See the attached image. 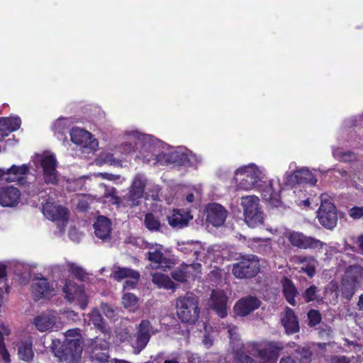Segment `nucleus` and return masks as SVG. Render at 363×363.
<instances>
[{
	"instance_id": "nucleus-27",
	"label": "nucleus",
	"mask_w": 363,
	"mask_h": 363,
	"mask_svg": "<svg viewBox=\"0 0 363 363\" xmlns=\"http://www.w3.org/2000/svg\"><path fill=\"white\" fill-rule=\"evenodd\" d=\"M170 157L173 162H177L182 165L189 164L190 166H196L201 161L200 157L191 151H186L185 152L175 151L171 153Z\"/></svg>"
},
{
	"instance_id": "nucleus-40",
	"label": "nucleus",
	"mask_w": 363,
	"mask_h": 363,
	"mask_svg": "<svg viewBox=\"0 0 363 363\" xmlns=\"http://www.w3.org/2000/svg\"><path fill=\"white\" fill-rule=\"evenodd\" d=\"M243 216L245 222L250 228L258 227L264 223V214L261 209L253 211L250 213L249 216L251 218L250 221L247 219V214H243Z\"/></svg>"
},
{
	"instance_id": "nucleus-49",
	"label": "nucleus",
	"mask_w": 363,
	"mask_h": 363,
	"mask_svg": "<svg viewBox=\"0 0 363 363\" xmlns=\"http://www.w3.org/2000/svg\"><path fill=\"white\" fill-rule=\"evenodd\" d=\"M237 363H258L244 351H238L235 354Z\"/></svg>"
},
{
	"instance_id": "nucleus-12",
	"label": "nucleus",
	"mask_w": 363,
	"mask_h": 363,
	"mask_svg": "<svg viewBox=\"0 0 363 363\" xmlns=\"http://www.w3.org/2000/svg\"><path fill=\"white\" fill-rule=\"evenodd\" d=\"M137 333L135 339L132 340V347L134 352L140 353L147 345L150 337L158 332L154 329L151 323L147 320H143L137 328Z\"/></svg>"
},
{
	"instance_id": "nucleus-42",
	"label": "nucleus",
	"mask_w": 363,
	"mask_h": 363,
	"mask_svg": "<svg viewBox=\"0 0 363 363\" xmlns=\"http://www.w3.org/2000/svg\"><path fill=\"white\" fill-rule=\"evenodd\" d=\"M333 156L338 160L347 162L355 160V155L352 152L344 151L340 148L334 149Z\"/></svg>"
},
{
	"instance_id": "nucleus-47",
	"label": "nucleus",
	"mask_w": 363,
	"mask_h": 363,
	"mask_svg": "<svg viewBox=\"0 0 363 363\" xmlns=\"http://www.w3.org/2000/svg\"><path fill=\"white\" fill-rule=\"evenodd\" d=\"M99 161L101 163L108 164L110 165H121V159L115 158L111 153H102L100 155Z\"/></svg>"
},
{
	"instance_id": "nucleus-38",
	"label": "nucleus",
	"mask_w": 363,
	"mask_h": 363,
	"mask_svg": "<svg viewBox=\"0 0 363 363\" xmlns=\"http://www.w3.org/2000/svg\"><path fill=\"white\" fill-rule=\"evenodd\" d=\"M18 354L19 358L23 361L28 362L32 359L33 357L32 343L28 340L19 342L18 345Z\"/></svg>"
},
{
	"instance_id": "nucleus-34",
	"label": "nucleus",
	"mask_w": 363,
	"mask_h": 363,
	"mask_svg": "<svg viewBox=\"0 0 363 363\" xmlns=\"http://www.w3.org/2000/svg\"><path fill=\"white\" fill-rule=\"evenodd\" d=\"M241 206L243 208V214H247V219L251 220L249 216L253 211L260 209L259 200L256 196H247L241 199Z\"/></svg>"
},
{
	"instance_id": "nucleus-54",
	"label": "nucleus",
	"mask_w": 363,
	"mask_h": 363,
	"mask_svg": "<svg viewBox=\"0 0 363 363\" xmlns=\"http://www.w3.org/2000/svg\"><path fill=\"white\" fill-rule=\"evenodd\" d=\"M102 310L104 315L109 319H113L116 315V311L108 304H102Z\"/></svg>"
},
{
	"instance_id": "nucleus-63",
	"label": "nucleus",
	"mask_w": 363,
	"mask_h": 363,
	"mask_svg": "<svg viewBox=\"0 0 363 363\" xmlns=\"http://www.w3.org/2000/svg\"><path fill=\"white\" fill-rule=\"evenodd\" d=\"M203 343L206 347H209L210 346L212 345L213 340L208 336H205L203 340Z\"/></svg>"
},
{
	"instance_id": "nucleus-29",
	"label": "nucleus",
	"mask_w": 363,
	"mask_h": 363,
	"mask_svg": "<svg viewBox=\"0 0 363 363\" xmlns=\"http://www.w3.org/2000/svg\"><path fill=\"white\" fill-rule=\"evenodd\" d=\"M281 322L288 334H294L299 330L298 318L294 311L289 307H286L285 309V313L281 319Z\"/></svg>"
},
{
	"instance_id": "nucleus-44",
	"label": "nucleus",
	"mask_w": 363,
	"mask_h": 363,
	"mask_svg": "<svg viewBox=\"0 0 363 363\" xmlns=\"http://www.w3.org/2000/svg\"><path fill=\"white\" fill-rule=\"evenodd\" d=\"M295 352L299 355L298 363H311L312 352L307 347H298Z\"/></svg>"
},
{
	"instance_id": "nucleus-19",
	"label": "nucleus",
	"mask_w": 363,
	"mask_h": 363,
	"mask_svg": "<svg viewBox=\"0 0 363 363\" xmlns=\"http://www.w3.org/2000/svg\"><path fill=\"white\" fill-rule=\"evenodd\" d=\"M281 186L279 181H269L262 190V198L273 206H279L281 203L280 193Z\"/></svg>"
},
{
	"instance_id": "nucleus-52",
	"label": "nucleus",
	"mask_w": 363,
	"mask_h": 363,
	"mask_svg": "<svg viewBox=\"0 0 363 363\" xmlns=\"http://www.w3.org/2000/svg\"><path fill=\"white\" fill-rule=\"evenodd\" d=\"M8 119L9 120V131L13 132L20 128L21 121L19 117H9Z\"/></svg>"
},
{
	"instance_id": "nucleus-16",
	"label": "nucleus",
	"mask_w": 363,
	"mask_h": 363,
	"mask_svg": "<svg viewBox=\"0 0 363 363\" xmlns=\"http://www.w3.org/2000/svg\"><path fill=\"white\" fill-rule=\"evenodd\" d=\"M71 140L76 145L82 147L96 150L98 147V141L93 138L91 134L83 129L74 128L70 131Z\"/></svg>"
},
{
	"instance_id": "nucleus-21",
	"label": "nucleus",
	"mask_w": 363,
	"mask_h": 363,
	"mask_svg": "<svg viewBox=\"0 0 363 363\" xmlns=\"http://www.w3.org/2000/svg\"><path fill=\"white\" fill-rule=\"evenodd\" d=\"M19 190L13 186H0V205L4 207H14L20 200Z\"/></svg>"
},
{
	"instance_id": "nucleus-53",
	"label": "nucleus",
	"mask_w": 363,
	"mask_h": 363,
	"mask_svg": "<svg viewBox=\"0 0 363 363\" xmlns=\"http://www.w3.org/2000/svg\"><path fill=\"white\" fill-rule=\"evenodd\" d=\"M349 214L350 217L354 219H359L363 218V206H354L349 211Z\"/></svg>"
},
{
	"instance_id": "nucleus-8",
	"label": "nucleus",
	"mask_w": 363,
	"mask_h": 363,
	"mask_svg": "<svg viewBox=\"0 0 363 363\" xmlns=\"http://www.w3.org/2000/svg\"><path fill=\"white\" fill-rule=\"evenodd\" d=\"M147 179L143 174L135 176L128 193L123 196L122 201L124 206L134 207L138 206L143 197Z\"/></svg>"
},
{
	"instance_id": "nucleus-61",
	"label": "nucleus",
	"mask_w": 363,
	"mask_h": 363,
	"mask_svg": "<svg viewBox=\"0 0 363 363\" xmlns=\"http://www.w3.org/2000/svg\"><path fill=\"white\" fill-rule=\"evenodd\" d=\"M0 125L4 127L5 130H6L9 133H11V131H9V120L8 119V118L0 117Z\"/></svg>"
},
{
	"instance_id": "nucleus-1",
	"label": "nucleus",
	"mask_w": 363,
	"mask_h": 363,
	"mask_svg": "<svg viewBox=\"0 0 363 363\" xmlns=\"http://www.w3.org/2000/svg\"><path fill=\"white\" fill-rule=\"evenodd\" d=\"M80 330L74 328L65 334V340L61 344L59 340L52 342V352L60 362L66 363H78L81 359L82 346Z\"/></svg>"
},
{
	"instance_id": "nucleus-46",
	"label": "nucleus",
	"mask_w": 363,
	"mask_h": 363,
	"mask_svg": "<svg viewBox=\"0 0 363 363\" xmlns=\"http://www.w3.org/2000/svg\"><path fill=\"white\" fill-rule=\"evenodd\" d=\"M122 303L125 308L134 311L138 304V298L133 294H125L122 298Z\"/></svg>"
},
{
	"instance_id": "nucleus-15",
	"label": "nucleus",
	"mask_w": 363,
	"mask_h": 363,
	"mask_svg": "<svg viewBox=\"0 0 363 363\" xmlns=\"http://www.w3.org/2000/svg\"><path fill=\"white\" fill-rule=\"evenodd\" d=\"M59 316L56 311H46L37 315L33 320L35 328L40 333L51 331L57 328Z\"/></svg>"
},
{
	"instance_id": "nucleus-37",
	"label": "nucleus",
	"mask_w": 363,
	"mask_h": 363,
	"mask_svg": "<svg viewBox=\"0 0 363 363\" xmlns=\"http://www.w3.org/2000/svg\"><path fill=\"white\" fill-rule=\"evenodd\" d=\"M152 281L159 288L165 289H174V284L169 277L161 273H154L152 274Z\"/></svg>"
},
{
	"instance_id": "nucleus-10",
	"label": "nucleus",
	"mask_w": 363,
	"mask_h": 363,
	"mask_svg": "<svg viewBox=\"0 0 363 363\" xmlns=\"http://www.w3.org/2000/svg\"><path fill=\"white\" fill-rule=\"evenodd\" d=\"M38 162L43 169L44 182L48 184H56L59 179V174L57 170V162L55 155L50 152H44L39 157Z\"/></svg>"
},
{
	"instance_id": "nucleus-9",
	"label": "nucleus",
	"mask_w": 363,
	"mask_h": 363,
	"mask_svg": "<svg viewBox=\"0 0 363 363\" xmlns=\"http://www.w3.org/2000/svg\"><path fill=\"white\" fill-rule=\"evenodd\" d=\"M326 197V195L320 196L321 203L318 211V218L323 227L333 230L337 225L338 218L335 206Z\"/></svg>"
},
{
	"instance_id": "nucleus-35",
	"label": "nucleus",
	"mask_w": 363,
	"mask_h": 363,
	"mask_svg": "<svg viewBox=\"0 0 363 363\" xmlns=\"http://www.w3.org/2000/svg\"><path fill=\"white\" fill-rule=\"evenodd\" d=\"M283 293L286 301L292 306H295L296 303V296L298 294V291L293 282L286 277H284L281 281Z\"/></svg>"
},
{
	"instance_id": "nucleus-51",
	"label": "nucleus",
	"mask_w": 363,
	"mask_h": 363,
	"mask_svg": "<svg viewBox=\"0 0 363 363\" xmlns=\"http://www.w3.org/2000/svg\"><path fill=\"white\" fill-rule=\"evenodd\" d=\"M186 266V269L189 271V273L191 277H196L198 274H200L201 272V264L200 263H191V264H184Z\"/></svg>"
},
{
	"instance_id": "nucleus-14",
	"label": "nucleus",
	"mask_w": 363,
	"mask_h": 363,
	"mask_svg": "<svg viewBox=\"0 0 363 363\" xmlns=\"http://www.w3.org/2000/svg\"><path fill=\"white\" fill-rule=\"evenodd\" d=\"M62 290L67 301L77 303L82 309L86 308L87 296L82 285H77L73 281L67 280Z\"/></svg>"
},
{
	"instance_id": "nucleus-23",
	"label": "nucleus",
	"mask_w": 363,
	"mask_h": 363,
	"mask_svg": "<svg viewBox=\"0 0 363 363\" xmlns=\"http://www.w3.org/2000/svg\"><path fill=\"white\" fill-rule=\"evenodd\" d=\"M228 298L223 291L213 290L209 301V306L220 318L227 315Z\"/></svg>"
},
{
	"instance_id": "nucleus-26",
	"label": "nucleus",
	"mask_w": 363,
	"mask_h": 363,
	"mask_svg": "<svg viewBox=\"0 0 363 363\" xmlns=\"http://www.w3.org/2000/svg\"><path fill=\"white\" fill-rule=\"evenodd\" d=\"M94 229L98 238L107 240L109 239L111 233V222L108 218L99 216L94 223Z\"/></svg>"
},
{
	"instance_id": "nucleus-7",
	"label": "nucleus",
	"mask_w": 363,
	"mask_h": 363,
	"mask_svg": "<svg viewBox=\"0 0 363 363\" xmlns=\"http://www.w3.org/2000/svg\"><path fill=\"white\" fill-rule=\"evenodd\" d=\"M259 270V263L257 257L253 255H248L233 264L232 272L238 279H247L255 277Z\"/></svg>"
},
{
	"instance_id": "nucleus-39",
	"label": "nucleus",
	"mask_w": 363,
	"mask_h": 363,
	"mask_svg": "<svg viewBox=\"0 0 363 363\" xmlns=\"http://www.w3.org/2000/svg\"><path fill=\"white\" fill-rule=\"evenodd\" d=\"M9 334L10 330L0 323V360L4 361L5 363L10 362V355L5 348L3 337Z\"/></svg>"
},
{
	"instance_id": "nucleus-17",
	"label": "nucleus",
	"mask_w": 363,
	"mask_h": 363,
	"mask_svg": "<svg viewBox=\"0 0 363 363\" xmlns=\"http://www.w3.org/2000/svg\"><path fill=\"white\" fill-rule=\"evenodd\" d=\"M147 258L151 262V267L153 269L169 268L171 264L170 259L163 255V247L160 245H152L149 247Z\"/></svg>"
},
{
	"instance_id": "nucleus-56",
	"label": "nucleus",
	"mask_w": 363,
	"mask_h": 363,
	"mask_svg": "<svg viewBox=\"0 0 363 363\" xmlns=\"http://www.w3.org/2000/svg\"><path fill=\"white\" fill-rule=\"evenodd\" d=\"M82 235L75 228H72L69 231V237L74 242H79L82 238Z\"/></svg>"
},
{
	"instance_id": "nucleus-5",
	"label": "nucleus",
	"mask_w": 363,
	"mask_h": 363,
	"mask_svg": "<svg viewBox=\"0 0 363 363\" xmlns=\"http://www.w3.org/2000/svg\"><path fill=\"white\" fill-rule=\"evenodd\" d=\"M283 350L284 346L281 342H253L247 345V352L255 355L259 359L258 363H276Z\"/></svg>"
},
{
	"instance_id": "nucleus-36",
	"label": "nucleus",
	"mask_w": 363,
	"mask_h": 363,
	"mask_svg": "<svg viewBox=\"0 0 363 363\" xmlns=\"http://www.w3.org/2000/svg\"><path fill=\"white\" fill-rule=\"evenodd\" d=\"M101 186L105 188V191L102 196V200L104 203L116 206H119L121 203L123 204L122 199L118 196L116 189L114 187L106 186L104 184Z\"/></svg>"
},
{
	"instance_id": "nucleus-31",
	"label": "nucleus",
	"mask_w": 363,
	"mask_h": 363,
	"mask_svg": "<svg viewBox=\"0 0 363 363\" xmlns=\"http://www.w3.org/2000/svg\"><path fill=\"white\" fill-rule=\"evenodd\" d=\"M29 171L28 166L22 164L20 166L12 165L10 168L6 169V177L5 180L8 182H18L28 174Z\"/></svg>"
},
{
	"instance_id": "nucleus-48",
	"label": "nucleus",
	"mask_w": 363,
	"mask_h": 363,
	"mask_svg": "<svg viewBox=\"0 0 363 363\" xmlns=\"http://www.w3.org/2000/svg\"><path fill=\"white\" fill-rule=\"evenodd\" d=\"M69 271L71 274H72L74 277H76L79 280L84 281L86 278V273L84 271L82 268L74 264H69Z\"/></svg>"
},
{
	"instance_id": "nucleus-59",
	"label": "nucleus",
	"mask_w": 363,
	"mask_h": 363,
	"mask_svg": "<svg viewBox=\"0 0 363 363\" xmlns=\"http://www.w3.org/2000/svg\"><path fill=\"white\" fill-rule=\"evenodd\" d=\"M330 363H350V360L345 356H335L331 359Z\"/></svg>"
},
{
	"instance_id": "nucleus-6",
	"label": "nucleus",
	"mask_w": 363,
	"mask_h": 363,
	"mask_svg": "<svg viewBox=\"0 0 363 363\" xmlns=\"http://www.w3.org/2000/svg\"><path fill=\"white\" fill-rule=\"evenodd\" d=\"M177 314L184 323H194L199 318L198 301L192 294H186L177 298L176 302Z\"/></svg>"
},
{
	"instance_id": "nucleus-45",
	"label": "nucleus",
	"mask_w": 363,
	"mask_h": 363,
	"mask_svg": "<svg viewBox=\"0 0 363 363\" xmlns=\"http://www.w3.org/2000/svg\"><path fill=\"white\" fill-rule=\"evenodd\" d=\"M144 223L150 230H160L161 227L160 221L152 213L145 216Z\"/></svg>"
},
{
	"instance_id": "nucleus-3",
	"label": "nucleus",
	"mask_w": 363,
	"mask_h": 363,
	"mask_svg": "<svg viewBox=\"0 0 363 363\" xmlns=\"http://www.w3.org/2000/svg\"><path fill=\"white\" fill-rule=\"evenodd\" d=\"M90 320L94 325L101 330V335L91 339L88 344L92 363H107L109 359L108 335L104 333L105 327L100 313L94 309L89 314Z\"/></svg>"
},
{
	"instance_id": "nucleus-60",
	"label": "nucleus",
	"mask_w": 363,
	"mask_h": 363,
	"mask_svg": "<svg viewBox=\"0 0 363 363\" xmlns=\"http://www.w3.org/2000/svg\"><path fill=\"white\" fill-rule=\"evenodd\" d=\"M98 175L100 176L101 178L109 180V181H115V180L119 179V175H116V174L106 173V172L99 173Z\"/></svg>"
},
{
	"instance_id": "nucleus-4",
	"label": "nucleus",
	"mask_w": 363,
	"mask_h": 363,
	"mask_svg": "<svg viewBox=\"0 0 363 363\" xmlns=\"http://www.w3.org/2000/svg\"><path fill=\"white\" fill-rule=\"evenodd\" d=\"M235 174L238 189L243 190L259 189L262 187L266 179L264 169L255 164L238 169Z\"/></svg>"
},
{
	"instance_id": "nucleus-28",
	"label": "nucleus",
	"mask_w": 363,
	"mask_h": 363,
	"mask_svg": "<svg viewBox=\"0 0 363 363\" xmlns=\"http://www.w3.org/2000/svg\"><path fill=\"white\" fill-rule=\"evenodd\" d=\"M295 263L301 265L300 269L308 276L312 277L316 272L317 260L311 256H296L294 258Z\"/></svg>"
},
{
	"instance_id": "nucleus-22",
	"label": "nucleus",
	"mask_w": 363,
	"mask_h": 363,
	"mask_svg": "<svg viewBox=\"0 0 363 363\" xmlns=\"http://www.w3.org/2000/svg\"><path fill=\"white\" fill-rule=\"evenodd\" d=\"M167 218L171 227L179 229L187 226L193 216L189 211L184 209H174L167 215Z\"/></svg>"
},
{
	"instance_id": "nucleus-43",
	"label": "nucleus",
	"mask_w": 363,
	"mask_h": 363,
	"mask_svg": "<svg viewBox=\"0 0 363 363\" xmlns=\"http://www.w3.org/2000/svg\"><path fill=\"white\" fill-rule=\"evenodd\" d=\"M172 277L176 281L184 282L190 277V274L186 269L185 264H182L179 268L172 272Z\"/></svg>"
},
{
	"instance_id": "nucleus-55",
	"label": "nucleus",
	"mask_w": 363,
	"mask_h": 363,
	"mask_svg": "<svg viewBox=\"0 0 363 363\" xmlns=\"http://www.w3.org/2000/svg\"><path fill=\"white\" fill-rule=\"evenodd\" d=\"M53 128L55 130L60 133L63 134L65 128V120L63 118H59L53 125Z\"/></svg>"
},
{
	"instance_id": "nucleus-64",
	"label": "nucleus",
	"mask_w": 363,
	"mask_h": 363,
	"mask_svg": "<svg viewBox=\"0 0 363 363\" xmlns=\"http://www.w3.org/2000/svg\"><path fill=\"white\" fill-rule=\"evenodd\" d=\"M279 363H295L294 360L290 357H286L281 359Z\"/></svg>"
},
{
	"instance_id": "nucleus-25",
	"label": "nucleus",
	"mask_w": 363,
	"mask_h": 363,
	"mask_svg": "<svg viewBox=\"0 0 363 363\" xmlns=\"http://www.w3.org/2000/svg\"><path fill=\"white\" fill-rule=\"evenodd\" d=\"M260 306V301L255 297L248 296L239 300L234 306L235 312L245 316Z\"/></svg>"
},
{
	"instance_id": "nucleus-57",
	"label": "nucleus",
	"mask_w": 363,
	"mask_h": 363,
	"mask_svg": "<svg viewBox=\"0 0 363 363\" xmlns=\"http://www.w3.org/2000/svg\"><path fill=\"white\" fill-rule=\"evenodd\" d=\"M89 206V203L88 201V198L86 196H83L81 199L79 200L77 203V208L82 211H86Z\"/></svg>"
},
{
	"instance_id": "nucleus-58",
	"label": "nucleus",
	"mask_w": 363,
	"mask_h": 363,
	"mask_svg": "<svg viewBox=\"0 0 363 363\" xmlns=\"http://www.w3.org/2000/svg\"><path fill=\"white\" fill-rule=\"evenodd\" d=\"M228 333L229 334V337L231 340H236L238 337V328L234 325H229L228 328Z\"/></svg>"
},
{
	"instance_id": "nucleus-18",
	"label": "nucleus",
	"mask_w": 363,
	"mask_h": 363,
	"mask_svg": "<svg viewBox=\"0 0 363 363\" xmlns=\"http://www.w3.org/2000/svg\"><path fill=\"white\" fill-rule=\"evenodd\" d=\"M207 220L213 226H221L228 216V211L220 204L213 203L208 205L206 208Z\"/></svg>"
},
{
	"instance_id": "nucleus-50",
	"label": "nucleus",
	"mask_w": 363,
	"mask_h": 363,
	"mask_svg": "<svg viewBox=\"0 0 363 363\" xmlns=\"http://www.w3.org/2000/svg\"><path fill=\"white\" fill-rule=\"evenodd\" d=\"M308 318L310 326L318 325L321 320V315L316 310H311L308 313Z\"/></svg>"
},
{
	"instance_id": "nucleus-32",
	"label": "nucleus",
	"mask_w": 363,
	"mask_h": 363,
	"mask_svg": "<svg viewBox=\"0 0 363 363\" xmlns=\"http://www.w3.org/2000/svg\"><path fill=\"white\" fill-rule=\"evenodd\" d=\"M359 286V281L358 279L352 278L348 272L342 280L341 291L347 299H350Z\"/></svg>"
},
{
	"instance_id": "nucleus-20",
	"label": "nucleus",
	"mask_w": 363,
	"mask_h": 363,
	"mask_svg": "<svg viewBox=\"0 0 363 363\" xmlns=\"http://www.w3.org/2000/svg\"><path fill=\"white\" fill-rule=\"evenodd\" d=\"M177 249L180 252L186 255L189 259L195 258L196 259L202 260L206 255V250L201 242L197 241H188L178 242Z\"/></svg>"
},
{
	"instance_id": "nucleus-11",
	"label": "nucleus",
	"mask_w": 363,
	"mask_h": 363,
	"mask_svg": "<svg viewBox=\"0 0 363 363\" xmlns=\"http://www.w3.org/2000/svg\"><path fill=\"white\" fill-rule=\"evenodd\" d=\"M284 237L294 247L303 250H320L326 244L320 240L311 236H306L301 232L289 230L284 233Z\"/></svg>"
},
{
	"instance_id": "nucleus-13",
	"label": "nucleus",
	"mask_w": 363,
	"mask_h": 363,
	"mask_svg": "<svg viewBox=\"0 0 363 363\" xmlns=\"http://www.w3.org/2000/svg\"><path fill=\"white\" fill-rule=\"evenodd\" d=\"M42 212L48 219L57 222L60 230L63 231L68 220L66 208L56 204L53 201H48L43 204Z\"/></svg>"
},
{
	"instance_id": "nucleus-2",
	"label": "nucleus",
	"mask_w": 363,
	"mask_h": 363,
	"mask_svg": "<svg viewBox=\"0 0 363 363\" xmlns=\"http://www.w3.org/2000/svg\"><path fill=\"white\" fill-rule=\"evenodd\" d=\"M125 137L127 141L119 147V151L122 154L130 153L135 151V149L140 147V152L142 154L150 152L152 156L155 157V160H160V148L162 143L153 136L142 134L138 130H130L125 133Z\"/></svg>"
},
{
	"instance_id": "nucleus-41",
	"label": "nucleus",
	"mask_w": 363,
	"mask_h": 363,
	"mask_svg": "<svg viewBox=\"0 0 363 363\" xmlns=\"http://www.w3.org/2000/svg\"><path fill=\"white\" fill-rule=\"evenodd\" d=\"M302 297L307 303L314 301H319L321 300L319 291L318 288L314 285H312L306 289V291L302 294Z\"/></svg>"
},
{
	"instance_id": "nucleus-62",
	"label": "nucleus",
	"mask_w": 363,
	"mask_h": 363,
	"mask_svg": "<svg viewBox=\"0 0 363 363\" xmlns=\"http://www.w3.org/2000/svg\"><path fill=\"white\" fill-rule=\"evenodd\" d=\"M138 281V280H134L133 279H131V280H127V281H125V282L124 284V288L125 289H128V288L133 289V288H134V286H135V284Z\"/></svg>"
},
{
	"instance_id": "nucleus-24",
	"label": "nucleus",
	"mask_w": 363,
	"mask_h": 363,
	"mask_svg": "<svg viewBox=\"0 0 363 363\" xmlns=\"http://www.w3.org/2000/svg\"><path fill=\"white\" fill-rule=\"evenodd\" d=\"M32 294L35 300L41 298H50L54 294V284H50L47 279H40L33 283L31 286Z\"/></svg>"
},
{
	"instance_id": "nucleus-33",
	"label": "nucleus",
	"mask_w": 363,
	"mask_h": 363,
	"mask_svg": "<svg viewBox=\"0 0 363 363\" xmlns=\"http://www.w3.org/2000/svg\"><path fill=\"white\" fill-rule=\"evenodd\" d=\"M291 180L298 184L308 183L315 185L317 179L308 169L303 168L300 170L295 171L291 176Z\"/></svg>"
},
{
	"instance_id": "nucleus-30",
	"label": "nucleus",
	"mask_w": 363,
	"mask_h": 363,
	"mask_svg": "<svg viewBox=\"0 0 363 363\" xmlns=\"http://www.w3.org/2000/svg\"><path fill=\"white\" fill-rule=\"evenodd\" d=\"M111 277L116 281L128 278L139 280L140 277L138 272L128 267H121L118 266H113Z\"/></svg>"
}]
</instances>
